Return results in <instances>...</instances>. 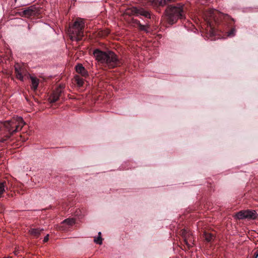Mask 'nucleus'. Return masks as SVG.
<instances>
[{"instance_id": "obj_1", "label": "nucleus", "mask_w": 258, "mask_h": 258, "mask_svg": "<svg viewBox=\"0 0 258 258\" xmlns=\"http://www.w3.org/2000/svg\"><path fill=\"white\" fill-rule=\"evenodd\" d=\"M25 124V122L21 117H13L10 120L4 122H0V131L2 137L1 142H5L14 133L20 131Z\"/></svg>"}, {"instance_id": "obj_2", "label": "nucleus", "mask_w": 258, "mask_h": 258, "mask_svg": "<svg viewBox=\"0 0 258 258\" xmlns=\"http://www.w3.org/2000/svg\"><path fill=\"white\" fill-rule=\"evenodd\" d=\"M93 55L98 62L106 69L113 68V52L96 49L93 51Z\"/></svg>"}, {"instance_id": "obj_3", "label": "nucleus", "mask_w": 258, "mask_h": 258, "mask_svg": "<svg viewBox=\"0 0 258 258\" xmlns=\"http://www.w3.org/2000/svg\"><path fill=\"white\" fill-rule=\"evenodd\" d=\"M84 27L83 20L81 18H77L68 30L71 39L77 41L81 40L84 36Z\"/></svg>"}, {"instance_id": "obj_4", "label": "nucleus", "mask_w": 258, "mask_h": 258, "mask_svg": "<svg viewBox=\"0 0 258 258\" xmlns=\"http://www.w3.org/2000/svg\"><path fill=\"white\" fill-rule=\"evenodd\" d=\"M166 13L169 23H175L178 19L184 18L182 7L179 5L177 6H169L166 10Z\"/></svg>"}, {"instance_id": "obj_5", "label": "nucleus", "mask_w": 258, "mask_h": 258, "mask_svg": "<svg viewBox=\"0 0 258 258\" xmlns=\"http://www.w3.org/2000/svg\"><path fill=\"white\" fill-rule=\"evenodd\" d=\"M257 214L255 210H241L237 212L235 215V218L237 219H255Z\"/></svg>"}, {"instance_id": "obj_6", "label": "nucleus", "mask_w": 258, "mask_h": 258, "mask_svg": "<svg viewBox=\"0 0 258 258\" xmlns=\"http://www.w3.org/2000/svg\"><path fill=\"white\" fill-rule=\"evenodd\" d=\"M127 15H136L137 16L141 15L147 18H151V14L149 12L144 8H137L136 7H131L128 9L126 12Z\"/></svg>"}, {"instance_id": "obj_7", "label": "nucleus", "mask_w": 258, "mask_h": 258, "mask_svg": "<svg viewBox=\"0 0 258 258\" xmlns=\"http://www.w3.org/2000/svg\"><path fill=\"white\" fill-rule=\"evenodd\" d=\"M38 13L37 8L34 6H31L22 12H18L17 14L21 17L30 18L36 16Z\"/></svg>"}, {"instance_id": "obj_8", "label": "nucleus", "mask_w": 258, "mask_h": 258, "mask_svg": "<svg viewBox=\"0 0 258 258\" xmlns=\"http://www.w3.org/2000/svg\"><path fill=\"white\" fill-rule=\"evenodd\" d=\"M222 16V14L217 10L211 9L208 11L206 14V17L209 19L208 23L209 25L211 26L210 21L214 20L215 22H217Z\"/></svg>"}, {"instance_id": "obj_9", "label": "nucleus", "mask_w": 258, "mask_h": 258, "mask_svg": "<svg viewBox=\"0 0 258 258\" xmlns=\"http://www.w3.org/2000/svg\"><path fill=\"white\" fill-rule=\"evenodd\" d=\"M15 73L17 78L22 81H23L24 76L27 74V71L23 67H21L19 64H16L15 66Z\"/></svg>"}, {"instance_id": "obj_10", "label": "nucleus", "mask_w": 258, "mask_h": 258, "mask_svg": "<svg viewBox=\"0 0 258 258\" xmlns=\"http://www.w3.org/2000/svg\"><path fill=\"white\" fill-rule=\"evenodd\" d=\"M62 92V90L60 87L58 88L55 90L49 98V100L51 103H55L59 98Z\"/></svg>"}, {"instance_id": "obj_11", "label": "nucleus", "mask_w": 258, "mask_h": 258, "mask_svg": "<svg viewBox=\"0 0 258 258\" xmlns=\"http://www.w3.org/2000/svg\"><path fill=\"white\" fill-rule=\"evenodd\" d=\"M76 71L82 77L86 78L88 76V73L85 68L81 63L78 64L76 67Z\"/></svg>"}, {"instance_id": "obj_12", "label": "nucleus", "mask_w": 258, "mask_h": 258, "mask_svg": "<svg viewBox=\"0 0 258 258\" xmlns=\"http://www.w3.org/2000/svg\"><path fill=\"white\" fill-rule=\"evenodd\" d=\"M43 230V229L30 228L29 230V233L34 237L38 238L40 236L41 232Z\"/></svg>"}, {"instance_id": "obj_13", "label": "nucleus", "mask_w": 258, "mask_h": 258, "mask_svg": "<svg viewBox=\"0 0 258 258\" xmlns=\"http://www.w3.org/2000/svg\"><path fill=\"white\" fill-rule=\"evenodd\" d=\"M9 182L7 180H4L0 182V198L3 197V194L9 189L8 184Z\"/></svg>"}, {"instance_id": "obj_14", "label": "nucleus", "mask_w": 258, "mask_h": 258, "mask_svg": "<svg viewBox=\"0 0 258 258\" xmlns=\"http://www.w3.org/2000/svg\"><path fill=\"white\" fill-rule=\"evenodd\" d=\"M30 79L32 83L31 88L34 91H36L37 90L38 86L39 83V80L37 78L32 76L30 77Z\"/></svg>"}, {"instance_id": "obj_15", "label": "nucleus", "mask_w": 258, "mask_h": 258, "mask_svg": "<svg viewBox=\"0 0 258 258\" xmlns=\"http://www.w3.org/2000/svg\"><path fill=\"white\" fill-rule=\"evenodd\" d=\"M181 235L182 237L184 238V240L185 244L188 246H190V244L188 243V241H191V240L189 239V234L187 233L186 231L184 229L181 231Z\"/></svg>"}, {"instance_id": "obj_16", "label": "nucleus", "mask_w": 258, "mask_h": 258, "mask_svg": "<svg viewBox=\"0 0 258 258\" xmlns=\"http://www.w3.org/2000/svg\"><path fill=\"white\" fill-rule=\"evenodd\" d=\"M75 82L79 87H82L84 85V79L79 75H76L74 77Z\"/></svg>"}, {"instance_id": "obj_17", "label": "nucleus", "mask_w": 258, "mask_h": 258, "mask_svg": "<svg viewBox=\"0 0 258 258\" xmlns=\"http://www.w3.org/2000/svg\"><path fill=\"white\" fill-rule=\"evenodd\" d=\"M75 223V220L74 218H68L62 222L63 224L68 225L69 226H72Z\"/></svg>"}, {"instance_id": "obj_18", "label": "nucleus", "mask_w": 258, "mask_h": 258, "mask_svg": "<svg viewBox=\"0 0 258 258\" xmlns=\"http://www.w3.org/2000/svg\"><path fill=\"white\" fill-rule=\"evenodd\" d=\"M204 237L207 242H211L214 239V235L209 233L205 232Z\"/></svg>"}, {"instance_id": "obj_19", "label": "nucleus", "mask_w": 258, "mask_h": 258, "mask_svg": "<svg viewBox=\"0 0 258 258\" xmlns=\"http://www.w3.org/2000/svg\"><path fill=\"white\" fill-rule=\"evenodd\" d=\"M133 22L135 24V26H137L142 30H145V26L142 25L140 22L137 20H133Z\"/></svg>"}, {"instance_id": "obj_20", "label": "nucleus", "mask_w": 258, "mask_h": 258, "mask_svg": "<svg viewBox=\"0 0 258 258\" xmlns=\"http://www.w3.org/2000/svg\"><path fill=\"white\" fill-rule=\"evenodd\" d=\"M94 242L97 244H101L102 243V238L101 236H98V237H95Z\"/></svg>"}, {"instance_id": "obj_21", "label": "nucleus", "mask_w": 258, "mask_h": 258, "mask_svg": "<svg viewBox=\"0 0 258 258\" xmlns=\"http://www.w3.org/2000/svg\"><path fill=\"white\" fill-rule=\"evenodd\" d=\"M236 30L235 28H232L230 31L227 32V36L229 37H233L235 34Z\"/></svg>"}, {"instance_id": "obj_22", "label": "nucleus", "mask_w": 258, "mask_h": 258, "mask_svg": "<svg viewBox=\"0 0 258 258\" xmlns=\"http://www.w3.org/2000/svg\"><path fill=\"white\" fill-rule=\"evenodd\" d=\"M114 67L118 66L119 64V60L118 58L117 57L116 55L115 54V53L114 52Z\"/></svg>"}, {"instance_id": "obj_23", "label": "nucleus", "mask_w": 258, "mask_h": 258, "mask_svg": "<svg viewBox=\"0 0 258 258\" xmlns=\"http://www.w3.org/2000/svg\"><path fill=\"white\" fill-rule=\"evenodd\" d=\"M49 234H47L46 236H45L44 238V239H43V242H46L48 241L49 240Z\"/></svg>"}, {"instance_id": "obj_24", "label": "nucleus", "mask_w": 258, "mask_h": 258, "mask_svg": "<svg viewBox=\"0 0 258 258\" xmlns=\"http://www.w3.org/2000/svg\"><path fill=\"white\" fill-rule=\"evenodd\" d=\"M254 258H258V250L254 252Z\"/></svg>"}, {"instance_id": "obj_25", "label": "nucleus", "mask_w": 258, "mask_h": 258, "mask_svg": "<svg viewBox=\"0 0 258 258\" xmlns=\"http://www.w3.org/2000/svg\"><path fill=\"white\" fill-rule=\"evenodd\" d=\"M101 233L100 232H99L98 233V236H101Z\"/></svg>"}, {"instance_id": "obj_26", "label": "nucleus", "mask_w": 258, "mask_h": 258, "mask_svg": "<svg viewBox=\"0 0 258 258\" xmlns=\"http://www.w3.org/2000/svg\"><path fill=\"white\" fill-rule=\"evenodd\" d=\"M8 197L12 196V195H10V194H8Z\"/></svg>"}, {"instance_id": "obj_27", "label": "nucleus", "mask_w": 258, "mask_h": 258, "mask_svg": "<svg viewBox=\"0 0 258 258\" xmlns=\"http://www.w3.org/2000/svg\"><path fill=\"white\" fill-rule=\"evenodd\" d=\"M15 2H16L17 0H14Z\"/></svg>"}]
</instances>
